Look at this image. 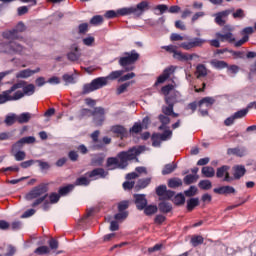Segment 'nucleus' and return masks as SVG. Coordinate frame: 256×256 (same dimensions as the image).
Instances as JSON below:
<instances>
[{
  "instance_id": "obj_1",
  "label": "nucleus",
  "mask_w": 256,
  "mask_h": 256,
  "mask_svg": "<svg viewBox=\"0 0 256 256\" xmlns=\"http://www.w3.org/2000/svg\"><path fill=\"white\" fill-rule=\"evenodd\" d=\"M143 153V147H132L128 151H122L118 153L117 157H109L106 161V167L109 171H113L115 169H125L129 163L127 161H133V159H137V155H141Z\"/></svg>"
},
{
  "instance_id": "obj_2",
  "label": "nucleus",
  "mask_w": 256,
  "mask_h": 256,
  "mask_svg": "<svg viewBox=\"0 0 256 256\" xmlns=\"http://www.w3.org/2000/svg\"><path fill=\"white\" fill-rule=\"evenodd\" d=\"M145 11H149V2L147 0L141 1L136 6L120 8L116 12L115 10H108L105 13V17L106 19H115V17H125L127 15L141 17Z\"/></svg>"
},
{
  "instance_id": "obj_3",
  "label": "nucleus",
  "mask_w": 256,
  "mask_h": 256,
  "mask_svg": "<svg viewBox=\"0 0 256 256\" xmlns=\"http://www.w3.org/2000/svg\"><path fill=\"white\" fill-rule=\"evenodd\" d=\"M47 191H49V184L41 183L26 194L25 199L27 201H33V199H36L31 206L38 207V205H41V203H43V201L49 197Z\"/></svg>"
},
{
  "instance_id": "obj_4",
  "label": "nucleus",
  "mask_w": 256,
  "mask_h": 256,
  "mask_svg": "<svg viewBox=\"0 0 256 256\" xmlns=\"http://www.w3.org/2000/svg\"><path fill=\"white\" fill-rule=\"evenodd\" d=\"M233 31H235V27L231 25H226L222 28V32H217L216 33V38L214 40H210V45L212 47L219 48L221 47V43H235V35H233ZM221 41V43L219 42Z\"/></svg>"
},
{
  "instance_id": "obj_5",
  "label": "nucleus",
  "mask_w": 256,
  "mask_h": 256,
  "mask_svg": "<svg viewBox=\"0 0 256 256\" xmlns=\"http://www.w3.org/2000/svg\"><path fill=\"white\" fill-rule=\"evenodd\" d=\"M21 87H23V83H15L10 89L3 91L0 94V105L9 103V101H19V99H23V92L21 90L17 91V89H21Z\"/></svg>"
},
{
  "instance_id": "obj_6",
  "label": "nucleus",
  "mask_w": 256,
  "mask_h": 256,
  "mask_svg": "<svg viewBox=\"0 0 256 256\" xmlns=\"http://www.w3.org/2000/svg\"><path fill=\"white\" fill-rule=\"evenodd\" d=\"M139 61V53L136 50H132L131 52H125L124 56L119 58V66L129 73V71H133L135 69V63Z\"/></svg>"
},
{
  "instance_id": "obj_7",
  "label": "nucleus",
  "mask_w": 256,
  "mask_h": 256,
  "mask_svg": "<svg viewBox=\"0 0 256 256\" xmlns=\"http://www.w3.org/2000/svg\"><path fill=\"white\" fill-rule=\"evenodd\" d=\"M27 27L25 26V23L18 22L17 25L10 29L5 30L2 32L3 39H7L8 41H15V40H21L23 39V36H21V33H24L26 31Z\"/></svg>"
},
{
  "instance_id": "obj_8",
  "label": "nucleus",
  "mask_w": 256,
  "mask_h": 256,
  "mask_svg": "<svg viewBox=\"0 0 256 256\" xmlns=\"http://www.w3.org/2000/svg\"><path fill=\"white\" fill-rule=\"evenodd\" d=\"M107 85V78L98 77L91 81V83L84 84L82 95H88V93H93V91H97L98 89H103Z\"/></svg>"
},
{
  "instance_id": "obj_9",
  "label": "nucleus",
  "mask_w": 256,
  "mask_h": 256,
  "mask_svg": "<svg viewBox=\"0 0 256 256\" xmlns=\"http://www.w3.org/2000/svg\"><path fill=\"white\" fill-rule=\"evenodd\" d=\"M0 51L2 53H13L14 55H23V53H25V47L13 41L8 44L1 43Z\"/></svg>"
},
{
  "instance_id": "obj_10",
  "label": "nucleus",
  "mask_w": 256,
  "mask_h": 256,
  "mask_svg": "<svg viewBox=\"0 0 256 256\" xmlns=\"http://www.w3.org/2000/svg\"><path fill=\"white\" fill-rule=\"evenodd\" d=\"M205 43H207L206 39L196 37L188 42L180 43L179 47H181V49H184L185 51H191V49H195V47H203Z\"/></svg>"
},
{
  "instance_id": "obj_11",
  "label": "nucleus",
  "mask_w": 256,
  "mask_h": 256,
  "mask_svg": "<svg viewBox=\"0 0 256 256\" xmlns=\"http://www.w3.org/2000/svg\"><path fill=\"white\" fill-rule=\"evenodd\" d=\"M85 175L90 179V181H97L98 179H106L109 176V171H106L105 168L99 167L86 172Z\"/></svg>"
},
{
  "instance_id": "obj_12",
  "label": "nucleus",
  "mask_w": 256,
  "mask_h": 256,
  "mask_svg": "<svg viewBox=\"0 0 256 256\" xmlns=\"http://www.w3.org/2000/svg\"><path fill=\"white\" fill-rule=\"evenodd\" d=\"M99 135H101V131L99 130L94 131L90 135L93 143L96 144V149H103L104 145H110L111 138H109V136H104L102 140H99Z\"/></svg>"
},
{
  "instance_id": "obj_13",
  "label": "nucleus",
  "mask_w": 256,
  "mask_h": 256,
  "mask_svg": "<svg viewBox=\"0 0 256 256\" xmlns=\"http://www.w3.org/2000/svg\"><path fill=\"white\" fill-rule=\"evenodd\" d=\"M93 121L95 125L101 127L103 123H105V108L103 107H95L92 111Z\"/></svg>"
},
{
  "instance_id": "obj_14",
  "label": "nucleus",
  "mask_w": 256,
  "mask_h": 256,
  "mask_svg": "<svg viewBox=\"0 0 256 256\" xmlns=\"http://www.w3.org/2000/svg\"><path fill=\"white\" fill-rule=\"evenodd\" d=\"M33 143H35V137L33 136L23 137L12 145V153L21 151L20 149H23L24 145H31Z\"/></svg>"
},
{
  "instance_id": "obj_15",
  "label": "nucleus",
  "mask_w": 256,
  "mask_h": 256,
  "mask_svg": "<svg viewBox=\"0 0 256 256\" xmlns=\"http://www.w3.org/2000/svg\"><path fill=\"white\" fill-rule=\"evenodd\" d=\"M176 70H177V67L173 65L165 68L163 73L157 78L155 85H160L161 83H165V81H167V79H169V77H171V75H173Z\"/></svg>"
},
{
  "instance_id": "obj_16",
  "label": "nucleus",
  "mask_w": 256,
  "mask_h": 256,
  "mask_svg": "<svg viewBox=\"0 0 256 256\" xmlns=\"http://www.w3.org/2000/svg\"><path fill=\"white\" fill-rule=\"evenodd\" d=\"M231 15V10H224L221 12H218L214 14V21L216 25H219L220 27H225L227 23V18Z\"/></svg>"
},
{
  "instance_id": "obj_17",
  "label": "nucleus",
  "mask_w": 256,
  "mask_h": 256,
  "mask_svg": "<svg viewBox=\"0 0 256 256\" xmlns=\"http://www.w3.org/2000/svg\"><path fill=\"white\" fill-rule=\"evenodd\" d=\"M165 103L167 106H162L163 115L171 117V113H173L175 103H177L175 97H165Z\"/></svg>"
},
{
  "instance_id": "obj_18",
  "label": "nucleus",
  "mask_w": 256,
  "mask_h": 256,
  "mask_svg": "<svg viewBox=\"0 0 256 256\" xmlns=\"http://www.w3.org/2000/svg\"><path fill=\"white\" fill-rule=\"evenodd\" d=\"M156 195L163 199H172V197H175V192L173 190H167L166 185H160L156 188Z\"/></svg>"
},
{
  "instance_id": "obj_19",
  "label": "nucleus",
  "mask_w": 256,
  "mask_h": 256,
  "mask_svg": "<svg viewBox=\"0 0 256 256\" xmlns=\"http://www.w3.org/2000/svg\"><path fill=\"white\" fill-rule=\"evenodd\" d=\"M134 203L138 211H143L147 207V198L145 194H134Z\"/></svg>"
},
{
  "instance_id": "obj_20",
  "label": "nucleus",
  "mask_w": 256,
  "mask_h": 256,
  "mask_svg": "<svg viewBox=\"0 0 256 256\" xmlns=\"http://www.w3.org/2000/svg\"><path fill=\"white\" fill-rule=\"evenodd\" d=\"M110 131L116 135V137H120L121 139H125L128 135L127 128L123 125H113L110 127Z\"/></svg>"
},
{
  "instance_id": "obj_21",
  "label": "nucleus",
  "mask_w": 256,
  "mask_h": 256,
  "mask_svg": "<svg viewBox=\"0 0 256 256\" xmlns=\"http://www.w3.org/2000/svg\"><path fill=\"white\" fill-rule=\"evenodd\" d=\"M41 68H36L35 70L24 69L16 73V79H29V77H33L35 73H39Z\"/></svg>"
},
{
  "instance_id": "obj_22",
  "label": "nucleus",
  "mask_w": 256,
  "mask_h": 256,
  "mask_svg": "<svg viewBox=\"0 0 256 256\" xmlns=\"http://www.w3.org/2000/svg\"><path fill=\"white\" fill-rule=\"evenodd\" d=\"M214 193L217 195H233L237 193V190L233 186H221L218 188H214Z\"/></svg>"
},
{
  "instance_id": "obj_23",
  "label": "nucleus",
  "mask_w": 256,
  "mask_h": 256,
  "mask_svg": "<svg viewBox=\"0 0 256 256\" xmlns=\"http://www.w3.org/2000/svg\"><path fill=\"white\" fill-rule=\"evenodd\" d=\"M193 57H199V55L183 53V52H180V51H177L173 55V58L177 59V61H193Z\"/></svg>"
},
{
  "instance_id": "obj_24",
  "label": "nucleus",
  "mask_w": 256,
  "mask_h": 256,
  "mask_svg": "<svg viewBox=\"0 0 256 256\" xmlns=\"http://www.w3.org/2000/svg\"><path fill=\"white\" fill-rule=\"evenodd\" d=\"M18 83H22V87L20 89H23V92H22L23 97H25V95L30 97V95H33L35 93V85L27 84V82L25 81H21Z\"/></svg>"
},
{
  "instance_id": "obj_25",
  "label": "nucleus",
  "mask_w": 256,
  "mask_h": 256,
  "mask_svg": "<svg viewBox=\"0 0 256 256\" xmlns=\"http://www.w3.org/2000/svg\"><path fill=\"white\" fill-rule=\"evenodd\" d=\"M68 61L75 63L78 59H81V52L79 51V47H75L74 50L67 53Z\"/></svg>"
},
{
  "instance_id": "obj_26",
  "label": "nucleus",
  "mask_w": 256,
  "mask_h": 256,
  "mask_svg": "<svg viewBox=\"0 0 256 256\" xmlns=\"http://www.w3.org/2000/svg\"><path fill=\"white\" fill-rule=\"evenodd\" d=\"M158 209L160 213H171V211H173V205L169 202L163 201L158 204Z\"/></svg>"
},
{
  "instance_id": "obj_27",
  "label": "nucleus",
  "mask_w": 256,
  "mask_h": 256,
  "mask_svg": "<svg viewBox=\"0 0 256 256\" xmlns=\"http://www.w3.org/2000/svg\"><path fill=\"white\" fill-rule=\"evenodd\" d=\"M247 150L245 148H229L227 155H236V157H245Z\"/></svg>"
},
{
  "instance_id": "obj_28",
  "label": "nucleus",
  "mask_w": 256,
  "mask_h": 256,
  "mask_svg": "<svg viewBox=\"0 0 256 256\" xmlns=\"http://www.w3.org/2000/svg\"><path fill=\"white\" fill-rule=\"evenodd\" d=\"M247 173V170L245 169V166L238 165L234 167V179H241Z\"/></svg>"
},
{
  "instance_id": "obj_29",
  "label": "nucleus",
  "mask_w": 256,
  "mask_h": 256,
  "mask_svg": "<svg viewBox=\"0 0 256 256\" xmlns=\"http://www.w3.org/2000/svg\"><path fill=\"white\" fill-rule=\"evenodd\" d=\"M201 172H202L203 177H207L208 179L215 177V168L214 167L204 166V167H202Z\"/></svg>"
},
{
  "instance_id": "obj_30",
  "label": "nucleus",
  "mask_w": 256,
  "mask_h": 256,
  "mask_svg": "<svg viewBox=\"0 0 256 256\" xmlns=\"http://www.w3.org/2000/svg\"><path fill=\"white\" fill-rule=\"evenodd\" d=\"M207 67L205 64H198L196 67V77L201 79V77H207Z\"/></svg>"
},
{
  "instance_id": "obj_31",
  "label": "nucleus",
  "mask_w": 256,
  "mask_h": 256,
  "mask_svg": "<svg viewBox=\"0 0 256 256\" xmlns=\"http://www.w3.org/2000/svg\"><path fill=\"white\" fill-rule=\"evenodd\" d=\"M215 104V98L213 97H204L198 102V107H203L205 105L206 107H213Z\"/></svg>"
},
{
  "instance_id": "obj_32",
  "label": "nucleus",
  "mask_w": 256,
  "mask_h": 256,
  "mask_svg": "<svg viewBox=\"0 0 256 256\" xmlns=\"http://www.w3.org/2000/svg\"><path fill=\"white\" fill-rule=\"evenodd\" d=\"M183 186V180L181 178H171L168 180V187L170 189H177V187H182Z\"/></svg>"
},
{
  "instance_id": "obj_33",
  "label": "nucleus",
  "mask_w": 256,
  "mask_h": 256,
  "mask_svg": "<svg viewBox=\"0 0 256 256\" xmlns=\"http://www.w3.org/2000/svg\"><path fill=\"white\" fill-rule=\"evenodd\" d=\"M75 189V185L73 184H68L67 186L60 187L58 190V193L60 197H65L66 195H69L71 191Z\"/></svg>"
},
{
  "instance_id": "obj_34",
  "label": "nucleus",
  "mask_w": 256,
  "mask_h": 256,
  "mask_svg": "<svg viewBox=\"0 0 256 256\" xmlns=\"http://www.w3.org/2000/svg\"><path fill=\"white\" fill-rule=\"evenodd\" d=\"M195 207H199V198H190L187 200L186 209L191 213Z\"/></svg>"
},
{
  "instance_id": "obj_35",
  "label": "nucleus",
  "mask_w": 256,
  "mask_h": 256,
  "mask_svg": "<svg viewBox=\"0 0 256 256\" xmlns=\"http://www.w3.org/2000/svg\"><path fill=\"white\" fill-rule=\"evenodd\" d=\"M199 180V175L196 174H188L184 177L183 182L185 185H192V183H197Z\"/></svg>"
},
{
  "instance_id": "obj_36",
  "label": "nucleus",
  "mask_w": 256,
  "mask_h": 256,
  "mask_svg": "<svg viewBox=\"0 0 256 256\" xmlns=\"http://www.w3.org/2000/svg\"><path fill=\"white\" fill-rule=\"evenodd\" d=\"M175 169H177V164H175V162L166 164L162 170V175H171Z\"/></svg>"
},
{
  "instance_id": "obj_37",
  "label": "nucleus",
  "mask_w": 256,
  "mask_h": 256,
  "mask_svg": "<svg viewBox=\"0 0 256 256\" xmlns=\"http://www.w3.org/2000/svg\"><path fill=\"white\" fill-rule=\"evenodd\" d=\"M31 117H32L31 113L24 112L17 116V122L20 124L29 123V121H31Z\"/></svg>"
},
{
  "instance_id": "obj_38",
  "label": "nucleus",
  "mask_w": 256,
  "mask_h": 256,
  "mask_svg": "<svg viewBox=\"0 0 256 256\" xmlns=\"http://www.w3.org/2000/svg\"><path fill=\"white\" fill-rule=\"evenodd\" d=\"M205 239L203 238V236H199V235H194L192 236L190 243L193 247H199V245H203Z\"/></svg>"
},
{
  "instance_id": "obj_39",
  "label": "nucleus",
  "mask_w": 256,
  "mask_h": 256,
  "mask_svg": "<svg viewBox=\"0 0 256 256\" xmlns=\"http://www.w3.org/2000/svg\"><path fill=\"white\" fill-rule=\"evenodd\" d=\"M123 73H127L125 70H117V71H112L106 79H110V81H115V79H121V76Z\"/></svg>"
},
{
  "instance_id": "obj_40",
  "label": "nucleus",
  "mask_w": 256,
  "mask_h": 256,
  "mask_svg": "<svg viewBox=\"0 0 256 256\" xmlns=\"http://www.w3.org/2000/svg\"><path fill=\"white\" fill-rule=\"evenodd\" d=\"M91 183V180L87 178V175L79 177L75 181L76 186H82V187H87Z\"/></svg>"
},
{
  "instance_id": "obj_41",
  "label": "nucleus",
  "mask_w": 256,
  "mask_h": 256,
  "mask_svg": "<svg viewBox=\"0 0 256 256\" xmlns=\"http://www.w3.org/2000/svg\"><path fill=\"white\" fill-rule=\"evenodd\" d=\"M229 169H231V167H229L227 165H223L222 167L217 168L216 177L218 179H223V177H225V173H227V171H229Z\"/></svg>"
},
{
  "instance_id": "obj_42",
  "label": "nucleus",
  "mask_w": 256,
  "mask_h": 256,
  "mask_svg": "<svg viewBox=\"0 0 256 256\" xmlns=\"http://www.w3.org/2000/svg\"><path fill=\"white\" fill-rule=\"evenodd\" d=\"M35 255H49L51 253V249L49 246H39L34 250Z\"/></svg>"
},
{
  "instance_id": "obj_43",
  "label": "nucleus",
  "mask_w": 256,
  "mask_h": 256,
  "mask_svg": "<svg viewBox=\"0 0 256 256\" xmlns=\"http://www.w3.org/2000/svg\"><path fill=\"white\" fill-rule=\"evenodd\" d=\"M211 65H213L215 69H226V67H229V64L223 60H212Z\"/></svg>"
},
{
  "instance_id": "obj_44",
  "label": "nucleus",
  "mask_w": 256,
  "mask_h": 256,
  "mask_svg": "<svg viewBox=\"0 0 256 256\" xmlns=\"http://www.w3.org/2000/svg\"><path fill=\"white\" fill-rule=\"evenodd\" d=\"M150 184L151 178L140 179L136 184V189H145V187L149 186Z\"/></svg>"
},
{
  "instance_id": "obj_45",
  "label": "nucleus",
  "mask_w": 256,
  "mask_h": 256,
  "mask_svg": "<svg viewBox=\"0 0 256 256\" xmlns=\"http://www.w3.org/2000/svg\"><path fill=\"white\" fill-rule=\"evenodd\" d=\"M198 187L202 189L203 191H209L211 187H213V184L210 182V180H201L198 183Z\"/></svg>"
},
{
  "instance_id": "obj_46",
  "label": "nucleus",
  "mask_w": 256,
  "mask_h": 256,
  "mask_svg": "<svg viewBox=\"0 0 256 256\" xmlns=\"http://www.w3.org/2000/svg\"><path fill=\"white\" fill-rule=\"evenodd\" d=\"M104 161L105 158H103L102 156H95L91 160V165H93V167H103Z\"/></svg>"
},
{
  "instance_id": "obj_47",
  "label": "nucleus",
  "mask_w": 256,
  "mask_h": 256,
  "mask_svg": "<svg viewBox=\"0 0 256 256\" xmlns=\"http://www.w3.org/2000/svg\"><path fill=\"white\" fill-rule=\"evenodd\" d=\"M157 206L156 205H147L145 206V208L143 209L145 215L149 216V215H155V213H157Z\"/></svg>"
},
{
  "instance_id": "obj_48",
  "label": "nucleus",
  "mask_w": 256,
  "mask_h": 256,
  "mask_svg": "<svg viewBox=\"0 0 256 256\" xmlns=\"http://www.w3.org/2000/svg\"><path fill=\"white\" fill-rule=\"evenodd\" d=\"M153 147L161 146V133H154L151 137Z\"/></svg>"
},
{
  "instance_id": "obj_49",
  "label": "nucleus",
  "mask_w": 256,
  "mask_h": 256,
  "mask_svg": "<svg viewBox=\"0 0 256 256\" xmlns=\"http://www.w3.org/2000/svg\"><path fill=\"white\" fill-rule=\"evenodd\" d=\"M247 113H249L248 106L242 110H239L233 114L234 119H243V117H247Z\"/></svg>"
},
{
  "instance_id": "obj_50",
  "label": "nucleus",
  "mask_w": 256,
  "mask_h": 256,
  "mask_svg": "<svg viewBox=\"0 0 256 256\" xmlns=\"http://www.w3.org/2000/svg\"><path fill=\"white\" fill-rule=\"evenodd\" d=\"M174 205H177L178 207L181 205H185V196L183 194H177L173 199Z\"/></svg>"
},
{
  "instance_id": "obj_51",
  "label": "nucleus",
  "mask_w": 256,
  "mask_h": 256,
  "mask_svg": "<svg viewBox=\"0 0 256 256\" xmlns=\"http://www.w3.org/2000/svg\"><path fill=\"white\" fill-rule=\"evenodd\" d=\"M173 89H175V85L168 84L161 88V92L163 93V95H165V97H173V96H169V93H171Z\"/></svg>"
},
{
  "instance_id": "obj_52",
  "label": "nucleus",
  "mask_w": 256,
  "mask_h": 256,
  "mask_svg": "<svg viewBox=\"0 0 256 256\" xmlns=\"http://www.w3.org/2000/svg\"><path fill=\"white\" fill-rule=\"evenodd\" d=\"M19 173V166H9L6 168L0 169L1 173H5V175H9V172Z\"/></svg>"
},
{
  "instance_id": "obj_53",
  "label": "nucleus",
  "mask_w": 256,
  "mask_h": 256,
  "mask_svg": "<svg viewBox=\"0 0 256 256\" xmlns=\"http://www.w3.org/2000/svg\"><path fill=\"white\" fill-rule=\"evenodd\" d=\"M36 163H38L41 171H49V169H51V164H49V162H45L43 160H36Z\"/></svg>"
},
{
  "instance_id": "obj_54",
  "label": "nucleus",
  "mask_w": 256,
  "mask_h": 256,
  "mask_svg": "<svg viewBox=\"0 0 256 256\" xmlns=\"http://www.w3.org/2000/svg\"><path fill=\"white\" fill-rule=\"evenodd\" d=\"M17 121V115L12 114L10 116H6L5 118V123L6 125H8L9 127H11V125H15V122Z\"/></svg>"
},
{
  "instance_id": "obj_55",
  "label": "nucleus",
  "mask_w": 256,
  "mask_h": 256,
  "mask_svg": "<svg viewBox=\"0 0 256 256\" xmlns=\"http://www.w3.org/2000/svg\"><path fill=\"white\" fill-rule=\"evenodd\" d=\"M89 31V24L82 23L78 26V33L79 35H85Z\"/></svg>"
},
{
  "instance_id": "obj_56",
  "label": "nucleus",
  "mask_w": 256,
  "mask_h": 256,
  "mask_svg": "<svg viewBox=\"0 0 256 256\" xmlns=\"http://www.w3.org/2000/svg\"><path fill=\"white\" fill-rule=\"evenodd\" d=\"M82 43L83 45H86V47H93V44L95 43V37L88 36L86 38H83Z\"/></svg>"
},
{
  "instance_id": "obj_57",
  "label": "nucleus",
  "mask_w": 256,
  "mask_h": 256,
  "mask_svg": "<svg viewBox=\"0 0 256 256\" xmlns=\"http://www.w3.org/2000/svg\"><path fill=\"white\" fill-rule=\"evenodd\" d=\"M131 85V82H126L124 84H121L117 90L116 93L117 95H122V93H125L127 91V88Z\"/></svg>"
},
{
  "instance_id": "obj_58",
  "label": "nucleus",
  "mask_w": 256,
  "mask_h": 256,
  "mask_svg": "<svg viewBox=\"0 0 256 256\" xmlns=\"http://www.w3.org/2000/svg\"><path fill=\"white\" fill-rule=\"evenodd\" d=\"M232 17L234 19H245V10L243 9H237L233 14Z\"/></svg>"
},
{
  "instance_id": "obj_59",
  "label": "nucleus",
  "mask_w": 256,
  "mask_h": 256,
  "mask_svg": "<svg viewBox=\"0 0 256 256\" xmlns=\"http://www.w3.org/2000/svg\"><path fill=\"white\" fill-rule=\"evenodd\" d=\"M184 195L186 197H195V195H197V187L190 186V188L184 192Z\"/></svg>"
},
{
  "instance_id": "obj_60",
  "label": "nucleus",
  "mask_w": 256,
  "mask_h": 256,
  "mask_svg": "<svg viewBox=\"0 0 256 256\" xmlns=\"http://www.w3.org/2000/svg\"><path fill=\"white\" fill-rule=\"evenodd\" d=\"M158 120L160 121V123L162 125H169V123H171V118H169V116H167L165 114H160L158 116Z\"/></svg>"
},
{
  "instance_id": "obj_61",
  "label": "nucleus",
  "mask_w": 256,
  "mask_h": 256,
  "mask_svg": "<svg viewBox=\"0 0 256 256\" xmlns=\"http://www.w3.org/2000/svg\"><path fill=\"white\" fill-rule=\"evenodd\" d=\"M127 217H129V212H119V213L115 214L114 219L116 221H125V219H127Z\"/></svg>"
},
{
  "instance_id": "obj_62",
  "label": "nucleus",
  "mask_w": 256,
  "mask_h": 256,
  "mask_svg": "<svg viewBox=\"0 0 256 256\" xmlns=\"http://www.w3.org/2000/svg\"><path fill=\"white\" fill-rule=\"evenodd\" d=\"M101 23H103V16L101 15H96L90 20L91 25H101Z\"/></svg>"
},
{
  "instance_id": "obj_63",
  "label": "nucleus",
  "mask_w": 256,
  "mask_h": 256,
  "mask_svg": "<svg viewBox=\"0 0 256 256\" xmlns=\"http://www.w3.org/2000/svg\"><path fill=\"white\" fill-rule=\"evenodd\" d=\"M173 136V132L171 130H165L162 134H160L161 141H167L168 139H171Z\"/></svg>"
},
{
  "instance_id": "obj_64",
  "label": "nucleus",
  "mask_w": 256,
  "mask_h": 256,
  "mask_svg": "<svg viewBox=\"0 0 256 256\" xmlns=\"http://www.w3.org/2000/svg\"><path fill=\"white\" fill-rule=\"evenodd\" d=\"M16 161H24L25 157H27V154L25 153V151H16L15 155H14Z\"/></svg>"
}]
</instances>
